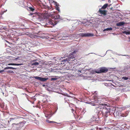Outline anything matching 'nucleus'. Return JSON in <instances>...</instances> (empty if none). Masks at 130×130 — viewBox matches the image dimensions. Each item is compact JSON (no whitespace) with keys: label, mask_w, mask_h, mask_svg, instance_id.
I'll list each match as a JSON object with an SVG mask.
<instances>
[{"label":"nucleus","mask_w":130,"mask_h":130,"mask_svg":"<svg viewBox=\"0 0 130 130\" xmlns=\"http://www.w3.org/2000/svg\"><path fill=\"white\" fill-rule=\"evenodd\" d=\"M76 51H74L71 54H69V55L65 58L64 57H61L60 59V60H61V61L63 62H66V61L68 62L69 64V65L67 66L66 69L67 70H74L73 68H72V66L70 65V63H74L77 61V60L75 58L76 57Z\"/></svg>","instance_id":"obj_1"},{"label":"nucleus","mask_w":130,"mask_h":130,"mask_svg":"<svg viewBox=\"0 0 130 130\" xmlns=\"http://www.w3.org/2000/svg\"><path fill=\"white\" fill-rule=\"evenodd\" d=\"M30 15H32L33 17H36L40 21L44 19L43 15L39 12L30 13Z\"/></svg>","instance_id":"obj_2"},{"label":"nucleus","mask_w":130,"mask_h":130,"mask_svg":"<svg viewBox=\"0 0 130 130\" xmlns=\"http://www.w3.org/2000/svg\"><path fill=\"white\" fill-rule=\"evenodd\" d=\"M106 4L102 7L101 8H100L98 11V13L102 15H106Z\"/></svg>","instance_id":"obj_3"},{"label":"nucleus","mask_w":130,"mask_h":130,"mask_svg":"<svg viewBox=\"0 0 130 130\" xmlns=\"http://www.w3.org/2000/svg\"><path fill=\"white\" fill-rule=\"evenodd\" d=\"M46 24L47 25H51L54 26L56 25L57 23V22L56 21H53V20L50 19H48L46 21Z\"/></svg>","instance_id":"obj_4"},{"label":"nucleus","mask_w":130,"mask_h":130,"mask_svg":"<svg viewBox=\"0 0 130 130\" xmlns=\"http://www.w3.org/2000/svg\"><path fill=\"white\" fill-rule=\"evenodd\" d=\"M79 35L82 37H88L93 36L94 35L92 33H80Z\"/></svg>","instance_id":"obj_5"},{"label":"nucleus","mask_w":130,"mask_h":130,"mask_svg":"<svg viewBox=\"0 0 130 130\" xmlns=\"http://www.w3.org/2000/svg\"><path fill=\"white\" fill-rule=\"evenodd\" d=\"M36 79L41 81L42 82H44L48 79V78H42L37 76H35L34 77Z\"/></svg>","instance_id":"obj_6"},{"label":"nucleus","mask_w":130,"mask_h":130,"mask_svg":"<svg viewBox=\"0 0 130 130\" xmlns=\"http://www.w3.org/2000/svg\"><path fill=\"white\" fill-rule=\"evenodd\" d=\"M106 71V68L102 67L100 68L99 70H98L95 71V72L98 73L104 72Z\"/></svg>","instance_id":"obj_7"},{"label":"nucleus","mask_w":130,"mask_h":130,"mask_svg":"<svg viewBox=\"0 0 130 130\" xmlns=\"http://www.w3.org/2000/svg\"><path fill=\"white\" fill-rule=\"evenodd\" d=\"M44 112L45 114V116L46 117L49 118L51 116V114L49 112L46 110H44L43 109Z\"/></svg>","instance_id":"obj_8"},{"label":"nucleus","mask_w":130,"mask_h":130,"mask_svg":"<svg viewBox=\"0 0 130 130\" xmlns=\"http://www.w3.org/2000/svg\"><path fill=\"white\" fill-rule=\"evenodd\" d=\"M19 124L13 123L12 124V127L13 128L16 130H18L20 127Z\"/></svg>","instance_id":"obj_9"},{"label":"nucleus","mask_w":130,"mask_h":130,"mask_svg":"<svg viewBox=\"0 0 130 130\" xmlns=\"http://www.w3.org/2000/svg\"><path fill=\"white\" fill-rule=\"evenodd\" d=\"M106 113L107 112H110L111 111V109L112 107H110L109 106V104L107 103H106Z\"/></svg>","instance_id":"obj_10"},{"label":"nucleus","mask_w":130,"mask_h":130,"mask_svg":"<svg viewBox=\"0 0 130 130\" xmlns=\"http://www.w3.org/2000/svg\"><path fill=\"white\" fill-rule=\"evenodd\" d=\"M99 98H98L97 96L95 95L94 96V100L93 101H92V102H93L95 103H99V101H100V100H99Z\"/></svg>","instance_id":"obj_11"},{"label":"nucleus","mask_w":130,"mask_h":130,"mask_svg":"<svg viewBox=\"0 0 130 130\" xmlns=\"http://www.w3.org/2000/svg\"><path fill=\"white\" fill-rule=\"evenodd\" d=\"M23 64L21 63V64H18V63H9L7 64H6V66L10 65H14V66H19L21 65H22Z\"/></svg>","instance_id":"obj_12"},{"label":"nucleus","mask_w":130,"mask_h":130,"mask_svg":"<svg viewBox=\"0 0 130 130\" xmlns=\"http://www.w3.org/2000/svg\"><path fill=\"white\" fill-rule=\"evenodd\" d=\"M100 31L102 32L104 31H106V28H105V24H103L101 27V29H100Z\"/></svg>","instance_id":"obj_13"},{"label":"nucleus","mask_w":130,"mask_h":130,"mask_svg":"<svg viewBox=\"0 0 130 130\" xmlns=\"http://www.w3.org/2000/svg\"><path fill=\"white\" fill-rule=\"evenodd\" d=\"M127 79H130V76L127 77H123L122 78L121 80L122 81L124 80H127Z\"/></svg>","instance_id":"obj_14"},{"label":"nucleus","mask_w":130,"mask_h":130,"mask_svg":"<svg viewBox=\"0 0 130 130\" xmlns=\"http://www.w3.org/2000/svg\"><path fill=\"white\" fill-rule=\"evenodd\" d=\"M128 112L127 111L126 112L124 113H123L121 114V116L122 117H126L128 115Z\"/></svg>","instance_id":"obj_15"},{"label":"nucleus","mask_w":130,"mask_h":130,"mask_svg":"<svg viewBox=\"0 0 130 130\" xmlns=\"http://www.w3.org/2000/svg\"><path fill=\"white\" fill-rule=\"evenodd\" d=\"M17 68H13L11 67H7L4 68V70L8 69H17Z\"/></svg>","instance_id":"obj_16"},{"label":"nucleus","mask_w":130,"mask_h":130,"mask_svg":"<svg viewBox=\"0 0 130 130\" xmlns=\"http://www.w3.org/2000/svg\"><path fill=\"white\" fill-rule=\"evenodd\" d=\"M77 72H78L79 74L81 75L80 73H84L85 72L83 69L81 70L79 69V70H77Z\"/></svg>","instance_id":"obj_17"},{"label":"nucleus","mask_w":130,"mask_h":130,"mask_svg":"<svg viewBox=\"0 0 130 130\" xmlns=\"http://www.w3.org/2000/svg\"><path fill=\"white\" fill-rule=\"evenodd\" d=\"M58 78V77L57 76H54L53 78H51V80L52 81H55Z\"/></svg>","instance_id":"obj_18"},{"label":"nucleus","mask_w":130,"mask_h":130,"mask_svg":"<svg viewBox=\"0 0 130 130\" xmlns=\"http://www.w3.org/2000/svg\"><path fill=\"white\" fill-rule=\"evenodd\" d=\"M39 63L38 62H36L33 61L32 62V65L36 66L38 65Z\"/></svg>","instance_id":"obj_19"},{"label":"nucleus","mask_w":130,"mask_h":130,"mask_svg":"<svg viewBox=\"0 0 130 130\" xmlns=\"http://www.w3.org/2000/svg\"><path fill=\"white\" fill-rule=\"evenodd\" d=\"M61 19V18L60 17V15H59L58 14L56 16H55L54 18V19L55 20L57 19Z\"/></svg>","instance_id":"obj_20"},{"label":"nucleus","mask_w":130,"mask_h":130,"mask_svg":"<svg viewBox=\"0 0 130 130\" xmlns=\"http://www.w3.org/2000/svg\"><path fill=\"white\" fill-rule=\"evenodd\" d=\"M124 24V22H122L117 23L116 25L118 26H121L123 25Z\"/></svg>","instance_id":"obj_21"},{"label":"nucleus","mask_w":130,"mask_h":130,"mask_svg":"<svg viewBox=\"0 0 130 130\" xmlns=\"http://www.w3.org/2000/svg\"><path fill=\"white\" fill-rule=\"evenodd\" d=\"M89 104H91V105L93 106H96L95 107L96 109H97V108H99V106L98 105H97L95 103H93L92 102H90L89 103Z\"/></svg>","instance_id":"obj_22"},{"label":"nucleus","mask_w":130,"mask_h":130,"mask_svg":"<svg viewBox=\"0 0 130 130\" xmlns=\"http://www.w3.org/2000/svg\"><path fill=\"white\" fill-rule=\"evenodd\" d=\"M107 1H108V3L106 4V8L108 6H110L111 5V4H110L111 2L110 0H107Z\"/></svg>","instance_id":"obj_23"},{"label":"nucleus","mask_w":130,"mask_h":130,"mask_svg":"<svg viewBox=\"0 0 130 130\" xmlns=\"http://www.w3.org/2000/svg\"><path fill=\"white\" fill-rule=\"evenodd\" d=\"M112 109H113L112 111H114V113L115 114V113H116V110H118V108H117V107H113Z\"/></svg>","instance_id":"obj_24"},{"label":"nucleus","mask_w":130,"mask_h":130,"mask_svg":"<svg viewBox=\"0 0 130 130\" xmlns=\"http://www.w3.org/2000/svg\"><path fill=\"white\" fill-rule=\"evenodd\" d=\"M62 37L63 38V37H69V35L68 34H63L62 35Z\"/></svg>","instance_id":"obj_25"},{"label":"nucleus","mask_w":130,"mask_h":130,"mask_svg":"<svg viewBox=\"0 0 130 130\" xmlns=\"http://www.w3.org/2000/svg\"><path fill=\"white\" fill-rule=\"evenodd\" d=\"M70 98V97L68 96H65L64 99L65 100H69Z\"/></svg>","instance_id":"obj_26"},{"label":"nucleus","mask_w":130,"mask_h":130,"mask_svg":"<svg viewBox=\"0 0 130 130\" xmlns=\"http://www.w3.org/2000/svg\"><path fill=\"white\" fill-rule=\"evenodd\" d=\"M76 37V35L75 34H73L72 35H69V37L70 38H73Z\"/></svg>","instance_id":"obj_27"},{"label":"nucleus","mask_w":130,"mask_h":130,"mask_svg":"<svg viewBox=\"0 0 130 130\" xmlns=\"http://www.w3.org/2000/svg\"><path fill=\"white\" fill-rule=\"evenodd\" d=\"M122 32L123 34H125L126 35H129L130 33L129 32L125 31H123Z\"/></svg>","instance_id":"obj_28"},{"label":"nucleus","mask_w":130,"mask_h":130,"mask_svg":"<svg viewBox=\"0 0 130 130\" xmlns=\"http://www.w3.org/2000/svg\"><path fill=\"white\" fill-rule=\"evenodd\" d=\"M6 72L8 73H10L12 74H13L14 73V72L13 71L9 70L7 71Z\"/></svg>","instance_id":"obj_29"},{"label":"nucleus","mask_w":130,"mask_h":130,"mask_svg":"<svg viewBox=\"0 0 130 130\" xmlns=\"http://www.w3.org/2000/svg\"><path fill=\"white\" fill-rule=\"evenodd\" d=\"M46 121L47 122L49 123H56V122L53 121H49V120H47Z\"/></svg>","instance_id":"obj_30"},{"label":"nucleus","mask_w":130,"mask_h":130,"mask_svg":"<svg viewBox=\"0 0 130 130\" xmlns=\"http://www.w3.org/2000/svg\"><path fill=\"white\" fill-rule=\"evenodd\" d=\"M112 30V28L111 27L106 28V31L108 30Z\"/></svg>","instance_id":"obj_31"},{"label":"nucleus","mask_w":130,"mask_h":130,"mask_svg":"<svg viewBox=\"0 0 130 130\" xmlns=\"http://www.w3.org/2000/svg\"><path fill=\"white\" fill-rule=\"evenodd\" d=\"M128 69V68L127 67H126L124 69V71L125 72H126V71Z\"/></svg>","instance_id":"obj_32"},{"label":"nucleus","mask_w":130,"mask_h":130,"mask_svg":"<svg viewBox=\"0 0 130 130\" xmlns=\"http://www.w3.org/2000/svg\"><path fill=\"white\" fill-rule=\"evenodd\" d=\"M53 2H54V3H55V6H57L58 5V4L56 2H55L54 1H53Z\"/></svg>","instance_id":"obj_33"},{"label":"nucleus","mask_w":130,"mask_h":130,"mask_svg":"<svg viewBox=\"0 0 130 130\" xmlns=\"http://www.w3.org/2000/svg\"><path fill=\"white\" fill-rule=\"evenodd\" d=\"M29 9L30 10L32 11H33L35 9L34 8H32V7H30Z\"/></svg>","instance_id":"obj_34"},{"label":"nucleus","mask_w":130,"mask_h":130,"mask_svg":"<svg viewBox=\"0 0 130 130\" xmlns=\"http://www.w3.org/2000/svg\"><path fill=\"white\" fill-rule=\"evenodd\" d=\"M59 9V7H58L57 6V7L56 8V10L59 12L60 11V10Z\"/></svg>","instance_id":"obj_35"},{"label":"nucleus","mask_w":130,"mask_h":130,"mask_svg":"<svg viewBox=\"0 0 130 130\" xmlns=\"http://www.w3.org/2000/svg\"><path fill=\"white\" fill-rule=\"evenodd\" d=\"M14 118H10V121H12V120H14Z\"/></svg>","instance_id":"obj_36"},{"label":"nucleus","mask_w":130,"mask_h":130,"mask_svg":"<svg viewBox=\"0 0 130 130\" xmlns=\"http://www.w3.org/2000/svg\"><path fill=\"white\" fill-rule=\"evenodd\" d=\"M7 11V10H6V11H2V12L3 13H2V14H3V13H4V12H5L6 11Z\"/></svg>","instance_id":"obj_37"},{"label":"nucleus","mask_w":130,"mask_h":130,"mask_svg":"<svg viewBox=\"0 0 130 130\" xmlns=\"http://www.w3.org/2000/svg\"><path fill=\"white\" fill-rule=\"evenodd\" d=\"M33 61L38 62V61H39V60L38 59H36L35 60H33Z\"/></svg>","instance_id":"obj_38"},{"label":"nucleus","mask_w":130,"mask_h":130,"mask_svg":"<svg viewBox=\"0 0 130 130\" xmlns=\"http://www.w3.org/2000/svg\"><path fill=\"white\" fill-rule=\"evenodd\" d=\"M97 94V92L96 91H95L94 92V93L93 94Z\"/></svg>","instance_id":"obj_39"},{"label":"nucleus","mask_w":130,"mask_h":130,"mask_svg":"<svg viewBox=\"0 0 130 130\" xmlns=\"http://www.w3.org/2000/svg\"><path fill=\"white\" fill-rule=\"evenodd\" d=\"M4 70H1V71H0V72H4Z\"/></svg>","instance_id":"obj_40"},{"label":"nucleus","mask_w":130,"mask_h":130,"mask_svg":"<svg viewBox=\"0 0 130 130\" xmlns=\"http://www.w3.org/2000/svg\"><path fill=\"white\" fill-rule=\"evenodd\" d=\"M46 86V85H44V84H43L42 85V86H43V87H44L45 86Z\"/></svg>","instance_id":"obj_41"},{"label":"nucleus","mask_w":130,"mask_h":130,"mask_svg":"<svg viewBox=\"0 0 130 130\" xmlns=\"http://www.w3.org/2000/svg\"><path fill=\"white\" fill-rule=\"evenodd\" d=\"M106 72H107L108 71V69H107L106 68Z\"/></svg>","instance_id":"obj_42"},{"label":"nucleus","mask_w":130,"mask_h":130,"mask_svg":"<svg viewBox=\"0 0 130 130\" xmlns=\"http://www.w3.org/2000/svg\"><path fill=\"white\" fill-rule=\"evenodd\" d=\"M57 123V124H60V123H57L56 122V123Z\"/></svg>","instance_id":"obj_43"},{"label":"nucleus","mask_w":130,"mask_h":130,"mask_svg":"<svg viewBox=\"0 0 130 130\" xmlns=\"http://www.w3.org/2000/svg\"><path fill=\"white\" fill-rule=\"evenodd\" d=\"M122 109L123 110L124 109H125V108H124L122 107Z\"/></svg>","instance_id":"obj_44"},{"label":"nucleus","mask_w":130,"mask_h":130,"mask_svg":"<svg viewBox=\"0 0 130 130\" xmlns=\"http://www.w3.org/2000/svg\"><path fill=\"white\" fill-rule=\"evenodd\" d=\"M104 104V106L105 107V106H106V104Z\"/></svg>","instance_id":"obj_45"},{"label":"nucleus","mask_w":130,"mask_h":130,"mask_svg":"<svg viewBox=\"0 0 130 130\" xmlns=\"http://www.w3.org/2000/svg\"><path fill=\"white\" fill-rule=\"evenodd\" d=\"M103 108L104 109L105 108V109H106V108L105 107H103Z\"/></svg>","instance_id":"obj_46"},{"label":"nucleus","mask_w":130,"mask_h":130,"mask_svg":"<svg viewBox=\"0 0 130 130\" xmlns=\"http://www.w3.org/2000/svg\"><path fill=\"white\" fill-rule=\"evenodd\" d=\"M82 23H83V24H85L84 22H82Z\"/></svg>","instance_id":"obj_47"},{"label":"nucleus","mask_w":130,"mask_h":130,"mask_svg":"<svg viewBox=\"0 0 130 130\" xmlns=\"http://www.w3.org/2000/svg\"><path fill=\"white\" fill-rule=\"evenodd\" d=\"M3 94H4V93L3 92Z\"/></svg>","instance_id":"obj_48"},{"label":"nucleus","mask_w":130,"mask_h":130,"mask_svg":"<svg viewBox=\"0 0 130 130\" xmlns=\"http://www.w3.org/2000/svg\"><path fill=\"white\" fill-rule=\"evenodd\" d=\"M102 105H103V104H102Z\"/></svg>","instance_id":"obj_49"},{"label":"nucleus","mask_w":130,"mask_h":130,"mask_svg":"<svg viewBox=\"0 0 130 130\" xmlns=\"http://www.w3.org/2000/svg\"><path fill=\"white\" fill-rule=\"evenodd\" d=\"M8 122H9V121H8Z\"/></svg>","instance_id":"obj_50"}]
</instances>
